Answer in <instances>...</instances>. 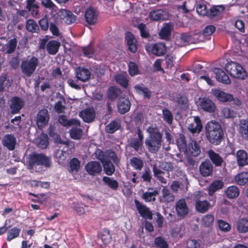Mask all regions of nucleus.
Masks as SVG:
<instances>
[{
    "label": "nucleus",
    "mask_w": 248,
    "mask_h": 248,
    "mask_svg": "<svg viewBox=\"0 0 248 248\" xmlns=\"http://www.w3.org/2000/svg\"><path fill=\"white\" fill-rule=\"evenodd\" d=\"M147 132L149 135L145 140V146L150 153L155 154L161 147L162 134L156 127H148Z\"/></svg>",
    "instance_id": "obj_1"
},
{
    "label": "nucleus",
    "mask_w": 248,
    "mask_h": 248,
    "mask_svg": "<svg viewBox=\"0 0 248 248\" xmlns=\"http://www.w3.org/2000/svg\"><path fill=\"white\" fill-rule=\"evenodd\" d=\"M41 4L46 9L51 10H56L57 6L53 3L52 0H41Z\"/></svg>",
    "instance_id": "obj_64"
},
{
    "label": "nucleus",
    "mask_w": 248,
    "mask_h": 248,
    "mask_svg": "<svg viewBox=\"0 0 248 248\" xmlns=\"http://www.w3.org/2000/svg\"><path fill=\"white\" fill-rule=\"evenodd\" d=\"M205 195L202 191H198L195 196V208L196 210L201 213L206 212L210 208V203L207 201L203 199Z\"/></svg>",
    "instance_id": "obj_6"
},
{
    "label": "nucleus",
    "mask_w": 248,
    "mask_h": 248,
    "mask_svg": "<svg viewBox=\"0 0 248 248\" xmlns=\"http://www.w3.org/2000/svg\"><path fill=\"white\" fill-rule=\"evenodd\" d=\"M205 135L208 141L214 145H219L224 138L221 126L215 121L208 122L205 126Z\"/></svg>",
    "instance_id": "obj_2"
},
{
    "label": "nucleus",
    "mask_w": 248,
    "mask_h": 248,
    "mask_svg": "<svg viewBox=\"0 0 248 248\" xmlns=\"http://www.w3.org/2000/svg\"><path fill=\"white\" fill-rule=\"evenodd\" d=\"M176 210L179 217H184L188 213V208L184 199H180L176 203Z\"/></svg>",
    "instance_id": "obj_22"
},
{
    "label": "nucleus",
    "mask_w": 248,
    "mask_h": 248,
    "mask_svg": "<svg viewBox=\"0 0 248 248\" xmlns=\"http://www.w3.org/2000/svg\"><path fill=\"white\" fill-rule=\"evenodd\" d=\"M172 28L169 24H166L161 30L159 32L160 38L162 39L168 40L170 36Z\"/></svg>",
    "instance_id": "obj_45"
},
{
    "label": "nucleus",
    "mask_w": 248,
    "mask_h": 248,
    "mask_svg": "<svg viewBox=\"0 0 248 248\" xmlns=\"http://www.w3.org/2000/svg\"><path fill=\"white\" fill-rule=\"evenodd\" d=\"M128 72L132 77L140 74L138 66L135 62H129L128 64Z\"/></svg>",
    "instance_id": "obj_60"
},
{
    "label": "nucleus",
    "mask_w": 248,
    "mask_h": 248,
    "mask_svg": "<svg viewBox=\"0 0 248 248\" xmlns=\"http://www.w3.org/2000/svg\"><path fill=\"white\" fill-rule=\"evenodd\" d=\"M235 180L239 185L244 186L248 182V172L238 173L235 176Z\"/></svg>",
    "instance_id": "obj_44"
},
{
    "label": "nucleus",
    "mask_w": 248,
    "mask_h": 248,
    "mask_svg": "<svg viewBox=\"0 0 248 248\" xmlns=\"http://www.w3.org/2000/svg\"><path fill=\"white\" fill-rule=\"evenodd\" d=\"M198 36V34H194L193 35H189L186 33H182L181 35V39L185 43L188 44H196L200 42V39L194 40Z\"/></svg>",
    "instance_id": "obj_49"
},
{
    "label": "nucleus",
    "mask_w": 248,
    "mask_h": 248,
    "mask_svg": "<svg viewBox=\"0 0 248 248\" xmlns=\"http://www.w3.org/2000/svg\"><path fill=\"white\" fill-rule=\"evenodd\" d=\"M21 232V229L15 227L10 229L7 234L6 240L8 241H11L13 239L17 237Z\"/></svg>",
    "instance_id": "obj_50"
},
{
    "label": "nucleus",
    "mask_w": 248,
    "mask_h": 248,
    "mask_svg": "<svg viewBox=\"0 0 248 248\" xmlns=\"http://www.w3.org/2000/svg\"><path fill=\"white\" fill-rule=\"evenodd\" d=\"M217 224L219 229L222 232H226L231 230V225L222 219L218 220Z\"/></svg>",
    "instance_id": "obj_62"
},
{
    "label": "nucleus",
    "mask_w": 248,
    "mask_h": 248,
    "mask_svg": "<svg viewBox=\"0 0 248 248\" xmlns=\"http://www.w3.org/2000/svg\"><path fill=\"white\" fill-rule=\"evenodd\" d=\"M226 71L232 77L235 78L244 79L247 76V72L239 63L231 62L225 65Z\"/></svg>",
    "instance_id": "obj_4"
},
{
    "label": "nucleus",
    "mask_w": 248,
    "mask_h": 248,
    "mask_svg": "<svg viewBox=\"0 0 248 248\" xmlns=\"http://www.w3.org/2000/svg\"><path fill=\"white\" fill-rule=\"evenodd\" d=\"M102 164L104 172L107 175L111 176L114 173L115 170V167L113 164L109 159Z\"/></svg>",
    "instance_id": "obj_42"
},
{
    "label": "nucleus",
    "mask_w": 248,
    "mask_h": 248,
    "mask_svg": "<svg viewBox=\"0 0 248 248\" xmlns=\"http://www.w3.org/2000/svg\"><path fill=\"white\" fill-rule=\"evenodd\" d=\"M134 202L138 212L142 217L149 219L153 218L152 213L148 207L145 205L141 204L136 199L135 200Z\"/></svg>",
    "instance_id": "obj_13"
},
{
    "label": "nucleus",
    "mask_w": 248,
    "mask_h": 248,
    "mask_svg": "<svg viewBox=\"0 0 248 248\" xmlns=\"http://www.w3.org/2000/svg\"><path fill=\"white\" fill-rule=\"evenodd\" d=\"M49 115L47 109L43 108L39 110L36 116V124L39 129H41L48 124Z\"/></svg>",
    "instance_id": "obj_10"
},
{
    "label": "nucleus",
    "mask_w": 248,
    "mask_h": 248,
    "mask_svg": "<svg viewBox=\"0 0 248 248\" xmlns=\"http://www.w3.org/2000/svg\"><path fill=\"white\" fill-rule=\"evenodd\" d=\"M130 164L134 170H141L144 166L143 161L137 157L130 158Z\"/></svg>",
    "instance_id": "obj_39"
},
{
    "label": "nucleus",
    "mask_w": 248,
    "mask_h": 248,
    "mask_svg": "<svg viewBox=\"0 0 248 248\" xmlns=\"http://www.w3.org/2000/svg\"><path fill=\"white\" fill-rule=\"evenodd\" d=\"M214 221V217L211 214H207L202 219V223L205 227L211 226Z\"/></svg>",
    "instance_id": "obj_59"
},
{
    "label": "nucleus",
    "mask_w": 248,
    "mask_h": 248,
    "mask_svg": "<svg viewBox=\"0 0 248 248\" xmlns=\"http://www.w3.org/2000/svg\"><path fill=\"white\" fill-rule=\"evenodd\" d=\"M82 51L84 56L89 58L93 57L94 53V47L91 45L86 46L82 47Z\"/></svg>",
    "instance_id": "obj_61"
},
{
    "label": "nucleus",
    "mask_w": 248,
    "mask_h": 248,
    "mask_svg": "<svg viewBox=\"0 0 248 248\" xmlns=\"http://www.w3.org/2000/svg\"><path fill=\"white\" fill-rule=\"evenodd\" d=\"M176 142L179 151L186 153L188 145L185 136L182 134H180L176 140Z\"/></svg>",
    "instance_id": "obj_35"
},
{
    "label": "nucleus",
    "mask_w": 248,
    "mask_h": 248,
    "mask_svg": "<svg viewBox=\"0 0 248 248\" xmlns=\"http://www.w3.org/2000/svg\"><path fill=\"white\" fill-rule=\"evenodd\" d=\"M164 11L161 10L152 11L150 13V17L153 21H158L164 20L163 16Z\"/></svg>",
    "instance_id": "obj_53"
},
{
    "label": "nucleus",
    "mask_w": 248,
    "mask_h": 248,
    "mask_svg": "<svg viewBox=\"0 0 248 248\" xmlns=\"http://www.w3.org/2000/svg\"><path fill=\"white\" fill-rule=\"evenodd\" d=\"M80 167V161L78 158L73 157L69 161L68 171L70 173L77 174Z\"/></svg>",
    "instance_id": "obj_33"
},
{
    "label": "nucleus",
    "mask_w": 248,
    "mask_h": 248,
    "mask_svg": "<svg viewBox=\"0 0 248 248\" xmlns=\"http://www.w3.org/2000/svg\"><path fill=\"white\" fill-rule=\"evenodd\" d=\"M237 161L238 166H244L248 165V157L246 152L240 150L236 153Z\"/></svg>",
    "instance_id": "obj_32"
},
{
    "label": "nucleus",
    "mask_w": 248,
    "mask_h": 248,
    "mask_svg": "<svg viewBox=\"0 0 248 248\" xmlns=\"http://www.w3.org/2000/svg\"><path fill=\"white\" fill-rule=\"evenodd\" d=\"M200 106L204 111L209 113L214 112L216 109L215 104L211 99L205 97L200 100Z\"/></svg>",
    "instance_id": "obj_16"
},
{
    "label": "nucleus",
    "mask_w": 248,
    "mask_h": 248,
    "mask_svg": "<svg viewBox=\"0 0 248 248\" xmlns=\"http://www.w3.org/2000/svg\"><path fill=\"white\" fill-rule=\"evenodd\" d=\"M85 170L89 174L94 176L102 171V167L99 162L91 161L85 165Z\"/></svg>",
    "instance_id": "obj_12"
},
{
    "label": "nucleus",
    "mask_w": 248,
    "mask_h": 248,
    "mask_svg": "<svg viewBox=\"0 0 248 248\" xmlns=\"http://www.w3.org/2000/svg\"><path fill=\"white\" fill-rule=\"evenodd\" d=\"M94 154L96 158L102 163L108 159L107 157L111 159L115 163H117L119 161L116 153L112 150H107L104 152L102 150L97 148Z\"/></svg>",
    "instance_id": "obj_7"
},
{
    "label": "nucleus",
    "mask_w": 248,
    "mask_h": 248,
    "mask_svg": "<svg viewBox=\"0 0 248 248\" xmlns=\"http://www.w3.org/2000/svg\"><path fill=\"white\" fill-rule=\"evenodd\" d=\"M79 116L84 122L89 123L94 120L95 113L93 108H88L81 111L79 113Z\"/></svg>",
    "instance_id": "obj_23"
},
{
    "label": "nucleus",
    "mask_w": 248,
    "mask_h": 248,
    "mask_svg": "<svg viewBox=\"0 0 248 248\" xmlns=\"http://www.w3.org/2000/svg\"><path fill=\"white\" fill-rule=\"evenodd\" d=\"M82 130L77 127H73L70 131L71 137L75 140H79L82 135Z\"/></svg>",
    "instance_id": "obj_57"
},
{
    "label": "nucleus",
    "mask_w": 248,
    "mask_h": 248,
    "mask_svg": "<svg viewBox=\"0 0 248 248\" xmlns=\"http://www.w3.org/2000/svg\"><path fill=\"white\" fill-rule=\"evenodd\" d=\"M154 244L156 248H168L169 245L165 239L161 236H158L155 238Z\"/></svg>",
    "instance_id": "obj_56"
},
{
    "label": "nucleus",
    "mask_w": 248,
    "mask_h": 248,
    "mask_svg": "<svg viewBox=\"0 0 248 248\" xmlns=\"http://www.w3.org/2000/svg\"><path fill=\"white\" fill-rule=\"evenodd\" d=\"M29 195L32 196L36 198V199H31V201L34 202H37L39 203H44L47 200L46 195L45 194H36L32 192L29 193Z\"/></svg>",
    "instance_id": "obj_54"
},
{
    "label": "nucleus",
    "mask_w": 248,
    "mask_h": 248,
    "mask_svg": "<svg viewBox=\"0 0 248 248\" xmlns=\"http://www.w3.org/2000/svg\"><path fill=\"white\" fill-rule=\"evenodd\" d=\"M121 127L120 124L116 121H113L106 126L107 132L113 134L119 130Z\"/></svg>",
    "instance_id": "obj_52"
},
{
    "label": "nucleus",
    "mask_w": 248,
    "mask_h": 248,
    "mask_svg": "<svg viewBox=\"0 0 248 248\" xmlns=\"http://www.w3.org/2000/svg\"><path fill=\"white\" fill-rule=\"evenodd\" d=\"M152 54L157 56H161L164 55L167 51L166 46L165 44L157 43L149 46Z\"/></svg>",
    "instance_id": "obj_20"
},
{
    "label": "nucleus",
    "mask_w": 248,
    "mask_h": 248,
    "mask_svg": "<svg viewBox=\"0 0 248 248\" xmlns=\"http://www.w3.org/2000/svg\"><path fill=\"white\" fill-rule=\"evenodd\" d=\"M28 167L33 169L36 166L49 168L51 166V157L43 154L33 153L30 155L28 158Z\"/></svg>",
    "instance_id": "obj_3"
},
{
    "label": "nucleus",
    "mask_w": 248,
    "mask_h": 248,
    "mask_svg": "<svg viewBox=\"0 0 248 248\" xmlns=\"http://www.w3.org/2000/svg\"><path fill=\"white\" fill-rule=\"evenodd\" d=\"M239 188L235 186H229L226 191L227 196L230 199L237 198L239 196Z\"/></svg>",
    "instance_id": "obj_41"
},
{
    "label": "nucleus",
    "mask_w": 248,
    "mask_h": 248,
    "mask_svg": "<svg viewBox=\"0 0 248 248\" xmlns=\"http://www.w3.org/2000/svg\"><path fill=\"white\" fill-rule=\"evenodd\" d=\"M207 154L212 165L214 164L216 167H221L224 163L222 157L213 150H208Z\"/></svg>",
    "instance_id": "obj_18"
},
{
    "label": "nucleus",
    "mask_w": 248,
    "mask_h": 248,
    "mask_svg": "<svg viewBox=\"0 0 248 248\" xmlns=\"http://www.w3.org/2000/svg\"><path fill=\"white\" fill-rule=\"evenodd\" d=\"M163 118L168 124H171L173 122V116L170 111L168 108L162 110Z\"/></svg>",
    "instance_id": "obj_58"
},
{
    "label": "nucleus",
    "mask_w": 248,
    "mask_h": 248,
    "mask_svg": "<svg viewBox=\"0 0 248 248\" xmlns=\"http://www.w3.org/2000/svg\"><path fill=\"white\" fill-rule=\"evenodd\" d=\"M225 10L223 5H216L212 7L208 15L210 16H217L220 15Z\"/></svg>",
    "instance_id": "obj_51"
},
{
    "label": "nucleus",
    "mask_w": 248,
    "mask_h": 248,
    "mask_svg": "<svg viewBox=\"0 0 248 248\" xmlns=\"http://www.w3.org/2000/svg\"><path fill=\"white\" fill-rule=\"evenodd\" d=\"M162 196L160 197L161 202L169 203L174 200V195L166 186H164L161 190Z\"/></svg>",
    "instance_id": "obj_27"
},
{
    "label": "nucleus",
    "mask_w": 248,
    "mask_h": 248,
    "mask_svg": "<svg viewBox=\"0 0 248 248\" xmlns=\"http://www.w3.org/2000/svg\"><path fill=\"white\" fill-rule=\"evenodd\" d=\"M102 180L105 184L107 185L112 190H117L118 189L119 183L116 180L107 176H104Z\"/></svg>",
    "instance_id": "obj_43"
},
{
    "label": "nucleus",
    "mask_w": 248,
    "mask_h": 248,
    "mask_svg": "<svg viewBox=\"0 0 248 248\" xmlns=\"http://www.w3.org/2000/svg\"><path fill=\"white\" fill-rule=\"evenodd\" d=\"M199 170L203 177L212 176L213 173V166L209 160H205L200 164Z\"/></svg>",
    "instance_id": "obj_14"
},
{
    "label": "nucleus",
    "mask_w": 248,
    "mask_h": 248,
    "mask_svg": "<svg viewBox=\"0 0 248 248\" xmlns=\"http://www.w3.org/2000/svg\"><path fill=\"white\" fill-rule=\"evenodd\" d=\"M62 14L64 16L65 22L67 24H71L74 23L77 20V17L72 12L66 9H63L62 11Z\"/></svg>",
    "instance_id": "obj_38"
},
{
    "label": "nucleus",
    "mask_w": 248,
    "mask_h": 248,
    "mask_svg": "<svg viewBox=\"0 0 248 248\" xmlns=\"http://www.w3.org/2000/svg\"><path fill=\"white\" fill-rule=\"evenodd\" d=\"M236 229L239 233H244L248 232V219H240L236 223Z\"/></svg>",
    "instance_id": "obj_36"
},
{
    "label": "nucleus",
    "mask_w": 248,
    "mask_h": 248,
    "mask_svg": "<svg viewBox=\"0 0 248 248\" xmlns=\"http://www.w3.org/2000/svg\"><path fill=\"white\" fill-rule=\"evenodd\" d=\"M16 143V139L12 134L5 135L2 140L3 146L6 147L10 151L15 150Z\"/></svg>",
    "instance_id": "obj_21"
},
{
    "label": "nucleus",
    "mask_w": 248,
    "mask_h": 248,
    "mask_svg": "<svg viewBox=\"0 0 248 248\" xmlns=\"http://www.w3.org/2000/svg\"><path fill=\"white\" fill-rule=\"evenodd\" d=\"M153 172L155 177L160 183L163 184L167 183V179L164 176L165 174V172L158 169L156 165H154L153 167Z\"/></svg>",
    "instance_id": "obj_34"
},
{
    "label": "nucleus",
    "mask_w": 248,
    "mask_h": 248,
    "mask_svg": "<svg viewBox=\"0 0 248 248\" xmlns=\"http://www.w3.org/2000/svg\"><path fill=\"white\" fill-rule=\"evenodd\" d=\"M224 186V183L220 180H216L213 181L208 187V192L209 196L211 197V199H209L210 202H212L213 205L216 203V196L214 193L221 189Z\"/></svg>",
    "instance_id": "obj_9"
},
{
    "label": "nucleus",
    "mask_w": 248,
    "mask_h": 248,
    "mask_svg": "<svg viewBox=\"0 0 248 248\" xmlns=\"http://www.w3.org/2000/svg\"><path fill=\"white\" fill-rule=\"evenodd\" d=\"M98 237L100 238L104 245H107L111 240L110 231L108 229H104L100 233Z\"/></svg>",
    "instance_id": "obj_40"
},
{
    "label": "nucleus",
    "mask_w": 248,
    "mask_h": 248,
    "mask_svg": "<svg viewBox=\"0 0 248 248\" xmlns=\"http://www.w3.org/2000/svg\"><path fill=\"white\" fill-rule=\"evenodd\" d=\"M158 194L157 190H154L152 192H144L141 196V198L145 202H150L151 201L155 202L156 200L155 196Z\"/></svg>",
    "instance_id": "obj_46"
},
{
    "label": "nucleus",
    "mask_w": 248,
    "mask_h": 248,
    "mask_svg": "<svg viewBox=\"0 0 248 248\" xmlns=\"http://www.w3.org/2000/svg\"><path fill=\"white\" fill-rule=\"evenodd\" d=\"M17 41L16 38H14L8 42L6 47V53L7 54H11L14 52L17 46Z\"/></svg>",
    "instance_id": "obj_55"
},
{
    "label": "nucleus",
    "mask_w": 248,
    "mask_h": 248,
    "mask_svg": "<svg viewBox=\"0 0 248 248\" xmlns=\"http://www.w3.org/2000/svg\"><path fill=\"white\" fill-rule=\"evenodd\" d=\"M201 152L199 145L195 141L192 140L188 144L187 151L185 154L197 157L200 154Z\"/></svg>",
    "instance_id": "obj_24"
},
{
    "label": "nucleus",
    "mask_w": 248,
    "mask_h": 248,
    "mask_svg": "<svg viewBox=\"0 0 248 248\" xmlns=\"http://www.w3.org/2000/svg\"><path fill=\"white\" fill-rule=\"evenodd\" d=\"M202 128L201 120L198 116L194 117V123L190 124L188 125V130L193 134H199L202 131Z\"/></svg>",
    "instance_id": "obj_28"
},
{
    "label": "nucleus",
    "mask_w": 248,
    "mask_h": 248,
    "mask_svg": "<svg viewBox=\"0 0 248 248\" xmlns=\"http://www.w3.org/2000/svg\"><path fill=\"white\" fill-rule=\"evenodd\" d=\"M84 16L86 21L89 25H93L97 23L98 14L94 8H88L85 13Z\"/></svg>",
    "instance_id": "obj_17"
},
{
    "label": "nucleus",
    "mask_w": 248,
    "mask_h": 248,
    "mask_svg": "<svg viewBox=\"0 0 248 248\" xmlns=\"http://www.w3.org/2000/svg\"><path fill=\"white\" fill-rule=\"evenodd\" d=\"M239 132L243 139L248 140V120H241Z\"/></svg>",
    "instance_id": "obj_37"
},
{
    "label": "nucleus",
    "mask_w": 248,
    "mask_h": 248,
    "mask_svg": "<svg viewBox=\"0 0 248 248\" xmlns=\"http://www.w3.org/2000/svg\"><path fill=\"white\" fill-rule=\"evenodd\" d=\"M215 73L217 80L219 82L226 84H229L231 81L228 76L221 68H215Z\"/></svg>",
    "instance_id": "obj_26"
},
{
    "label": "nucleus",
    "mask_w": 248,
    "mask_h": 248,
    "mask_svg": "<svg viewBox=\"0 0 248 248\" xmlns=\"http://www.w3.org/2000/svg\"><path fill=\"white\" fill-rule=\"evenodd\" d=\"M24 106V101L19 97L13 96L10 100V108L12 114H16Z\"/></svg>",
    "instance_id": "obj_11"
},
{
    "label": "nucleus",
    "mask_w": 248,
    "mask_h": 248,
    "mask_svg": "<svg viewBox=\"0 0 248 248\" xmlns=\"http://www.w3.org/2000/svg\"><path fill=\"white\" fill-rule=\"evenodd\" d=\"M136 92L139 94H142L144 98L150 99L151 97L152 92L145 87L142 83L137 84L134 86Z\"/></svg>",
    "instance_id": "obj_29"
},
{
    "label": "nucleus",
    "mask_w": 248,
    "mask_h": 248,
    "mask_svg": "<svg viewBox=\"0 0 248 248\" xmlns=\"http://www.w3.org/2000/svg\"><path fill=\"white\" fill-rule=\"evenodd\" d=\"M137 134L138 138H131L128 145L130 147L133 148L135 151L137 152H142L144 136L140 127H138L137 129Z\"/></svg>",
    "instance_id": "obj_8"
},
{
    "label": "nucleus",
    "mask_w": 248,
    "mask_h": 248,
    "mask_svg": "<svg viewBox=\"0 0 248 248\" xmlns=\"http://www.w3.org/2000/svg\"><path fill=\"white\" fill-rule=\"evenodd\" d=\"M125 40L128 46L129 51L135 53L137 50V41L134 34L130 32L127 31L125 34Z\"/></svg>",
    "instance_id": "obj_15"
},
{
    "label": "nucleus",
    "mask_w": 248,
    "mask_h": 248,
    "mask_svg": "<svg viewBox=\"0 0 248 248\" xmlns=\"http://www.w3.org/2000/svg\"><path fill=\"white\" fill-rule=\"evenodd\" d=\"M130 107L131 103L129 99L125 98L120 99L118 104V112L121 114H124L130 110Z\"/></svg>",
    "instance_id": "obj_30"
},
{
    "label": "nucleus",
    "mask_w": 248,
    "mask_h": 248,
    "mask_svg": "<svg viewBox=\"0 0 248 248\" xmlns=\"http://www.w3.org/2000/svg\"><path fill=\"white\" fill-rule=\"evenodd\" d=\"M26 28L28 31L32 33H38L39 31V27L36 22L33 19L27 20Z\"/></svg>",
    "instance_id": "obj_47"
},
{
    "label": "nucleus",
    "mask_w": 248,
    "mask_h": 248,
    "mask_svg": "<svg viewBox=\"0 0 248 248\" xmlns=\"http://www.w3.org/2000/svg\"><path fill=\"white\" fill-rule=\"evenodd\" d=\"M213 94L221 102L231 101V100L232 99V94L226 93L218 89L213 90Z\"/></svg>",
    "instance_id": "obj_31"
},
{
    "label": "nucleus",
    "mask_w": 248,
    "mask_h": 248,
    "mask_svg": "<svg viewBox=\"0 0 248 248\" xmlns=\"http://www.w3.org/2000/svg\"><path fill=\"white\" fill-rule=\"evenodd\" d=\"M116 82L120 84L122 87L126 89L128 86L129 80L127 77L124 74H118L115 76Z\"/></svg>",
    "instance_id": "obj_48"
},
{
    "label": "nucleus",
    "mask_w": 248,
    "mask_h": 248,
    "mask_svg": "<svg viewBox=\"0 0 248 248\" xmlns=\"http://www.w3.org/2000/svg\"><path fill=\"white\" fill-rule=\"evenodd\" d=\"M137 28L140 31V36L143 38H147L150 36L149 31L146 29L145 24L141 23L138 24Z\"/></svg>",
    "instance_id": "obj_63"
},
{
    "label": "nucleus",
    "mask_w": 248,
    "mask_h": 248,
    "mask_svg": "<svg viewBox=\"0 0 248 248\" xmlns=\"http://www.w3.org/2000/svg\"><path fill=\"white\" fill-rule=\"evenodd\" d=\"M38 62V58L35 56H32L30 59L22 61L20 66L22 73L27 77H30L35 72Z\"/></svg>",
    "instance_id": "obj_5"
},
{
    "label": "nucleus",
    "mask_w": 248,
    "mask_h": 248,
    "mask_svg": "<svg viewBox=\"0 0 248 248\" xmlns=\"http://www.w3.org/2000/svg\"><path fill=\"white\" fill-rule=\"evenodd\" d=\"M91 76V72L87 68L78 67L76 70V77L79 80L87 81L90 79Z\"/></svg>",
    "instance_id": "obj_19"
},
{
    "label": "nucleus",
    "mask_w": 248,
    "mask_h": 248,
    "mask_svg": "<svg viewBox=\"0 0 248 248\" xmlns=\"http://www.w3.org/2000/svg\"><path fill=\"white\" fill-rule=\"evenodd\" d=\"M60 46V42L57 40H52L47 42L46 49L49 55H55L58 52Z\"/></svg>",
    "instance_id": "obj_25"
}]
</instances>
